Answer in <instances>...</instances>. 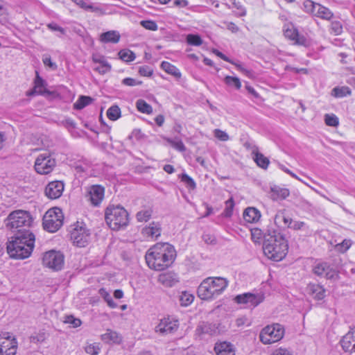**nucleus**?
I'll list each match as a JSON object with an SVG mask.
<instances>
[{
  "label": "nucleus",
  "instance_id": "f8f14e48",
  "mask_svg": "<svg viewBox=\"0 0 355 355\" xmlns=\"http://www.w3.org/2000/svg\"><path fill=\"white\" fill-rule=\"evenodd\" d=\"M64 255L60 252L51 250L44 254L43 265L53 270H60L64 265Z\"/></svg>",
  "mask_w": 355,
  "mask_h": 355
},
{
  "label": "nucleus",
  "instance_id": "37998d69",
  "mask_svg": "<svg viewBox=\"0 0 355 355\" xmlns=\"http://www.w3.org/2000/svg\"><path fill=\"white\" fill-rule=\"evenodd\" d=\"M318 5V3H315L311 0H306L303 3V10L305 12L313 16Z\"/></svg>",
  "mask_w": 355,
  "mask_h": 355
},
{
  "label": "nucleus",
  "instance_id": "f03ea898",
  "mask_svg": "<svg viewBox=\"0 0 355 355\" xmlns=\"http://www.w3.org/2000/svg\"><path fill=\"white\" fill-rule=\"evenodd\" d=\"M35 236L31 230H17L7 243V252L11 258L29 257L35 246Z\"/></svg>",
  "mask_w": 355,
  "mask_h": 355
},
{
  "label": "nucleus",
  "instance_id": "e433bc0d",
  "mask_svg": "<svg viewBox=\"0 0 355 355\" xmlns=\"http://www.w3.org/2000/svg\"><path fill=\"white\" fill-rule=\"evenodd\" d=\"M136 107L139 112L150 114L153 113L152 106L143 99H138L136 102Z\"/></svg>",
  "mask_w": 355,
  "mask_h": 355
},
{
  "label": "nucleus",
  "instance_id": "4d7b16f0",
  "mask_svg": "<svg viewBox=\"0 0 355 355\" xmlns=\"http://www.w3.org/2000/svg\"><path fill=\"white\" fill-rule=\"evenodd\" d=\"M352 245V241L349 239H344L340 243L336 245V249L341 252L347 251Z\"/></svg>",
  "mask_w": 355,
  "mask_h": 355
},
{
  "label": "nucleus",
  "instance_id": "e2e57ef3",
  "mask_svg": "<svg viewBox=\"0 0 355 355\" xmlns=\"http://www.w3.org/2000/svg\"><path fill=\"white\" fill-rule=\"evenodd\" d=\"M73 1L76 5H78L80 8L88 10H94V6L92 5L88 4L87 2L85 1V0H71Z\"/></svg>",
  "mask_w": 355,
  "mask_h": 355
},
{
  "label": "nucleus",
  "instance_id": "774afa93",
  "mask_svg": "<svg viewBox=\"0 0 355 355\" xmlns=\"http://www.w3.org/2000/svg\"><path fill=\"white\" fill-rule=\"evenodd\" d=\"M47 27L52 31H59L62 35L65 33L64 29L62 27L58 26L56 23H49L47 24Z\"/></svg>",
  "mask_w": 355,
  "mask_h": 355
},
{
  "label": "nucleus",
  "instance_id": "c756f323",
  "mask_svg": "<svg viewBox=\"0 0 355 355\" xmlns=\"http://www.w3.org/2000/svg\"><path fill=\"white\" fill-rule=\"evenodd\" d=\"M103 341L107 343H116L119 344L122 341V337L116 331L107 329L106 333L101 335Z\"/></svg>",
  "mask_w": 355,
  "mask_h": 355
},
{
  "label": "nucleus",
  "instance_id": "aec40b11",
  "mask_svg": "<svg viewBox=\"0 0 355 355\" xmlns=\"http://www.w3.org/2000/svg\"><path fill=\"white\" fill-rule=\"evenodd\" d=\"M196 332L199 335L216 336L220 333L219 326L216 323L202 322L198 326Z\"/></svg>",
  "mask_w": 355,
  "mask_h": 355
},
{
  "label": "nucleus",
  "instance_id": "a878e982",
  "mask_svg": "<svg viewBox=\"0 0 355 355\" xmlns=\"http://www.w3.org/2000/svg\"><path fill=\"white\" fill-rule=\"evenodd\" d=\"M260 218V211L254 207H248L243 212V218L247 223H256Z\"/></svg>",
  "mask_w": 355,
  "mask_h": 355
},
{
  "label": "nucleus",
  "instance_id": "052dcab7",
  "mask_svg": "<svg viewBox=\"0 0 355 355\" xmlns=\"http://www.w3.org/2000/svg\"><path fill=\"white\" fill-rule=\"evenodd\" d=\"M214 136L217 139H218L219 140L223 141H225L229 139L228 135L225 132H224L220 129L214 130Z\"/></svg>",
  "mask_w": 355,
  "mask_h": 355
},
{
  "label": "nucleus",
  "instance_id": "f3484780",
  "mask_svg": "<svg viewBox=\"0 0 355 355\" xmlns=\"http://www.w3.org/2000/svg\"><path fill=\"white\" fill-rule=\"evenodd\" d=\"M64 184L62 181H52L45 188V194L50 199L59 198L64 191Z\"/></svg>",
  "mask_w": 355,
  "mask_h": 355
},
{
  "label": "nucleus",
  "instance_id": "338daca9",
  "mask_svg": "<svg viewBox=\"0 0 355 355\" xmlns=\"http://www.w3.org/2000/svg\"><path fill=\"white\" fill-rule=\"evenodd\" d=\"M7 10L4 7L3 2L0 0V22L3 24L6 21Z\"/></svg>",
  "mask_w": 355,
  "mask_h": 355
},
{
  "label": "nucleus",
  "instance_id": "4be33fe9",
  "mask_svg": "<svg viewBox=\"0 0 355 355\" xmlns=\"http://www.w3.org/2000/svg\"><path fill=\"white\" fill-rule=\"evenodd\" d=\"M162 232L161 224L159 222L153 221L148 225L142 229L141 234L146 238L157 239Z\"/></svg>",
  "mask_w": 355,
  "mask_h": 355
},
{
  "label": "nucleus",
  "instance_id": "7c9ffc66",
  "mask_svg": "<svg viewBox=\"0 0 355 355\" xmlns=\"http://www.w3.org/2000/svg\"><path fill=\"white\" fill-rule=\"evenodd\" d=\"M291 218L287 216L286 210H279L274 218V221L275 225L277 226H286L288 227L289 225H291Z\"/></svg>",
  "mask_w": 355,
  "mask_h": 355
},
{
  "label": "nucleus",
  "instance_id": "79ce46f5",
  "mask_svg": "<svg viewBox=\"0 0 355 355\" xmlns=\"http://www.w3.org/2000/svg\"><path fill=\"white\" fill-rule=\"evenodd\" d=\"M118 55L119 58L124 62H132L136 58L135 53L129 49L121 50Z\"/></svg>",
  "mask_w": 355,
  "mask_h": 355
},
{
  "label": "nucleus",
  "instance_id": "8fccbe9b",
  "mask_svg": "<svg viewBox=\"0 0 355 355\" xmlns=\"http://www.w3.org/2000/svg\"><path fill=\"white\" fill-rule=\"evenodd\" d=\"M140 24L146 30L155 31L158 29V26L155 21L153 20H142Z\"/></svg>",
  "mask_w": 355,
  "mask_h": 355
},
{
  "label": "nucleus",
  "instance_id": "72a5a7b5",
  "mask_svg": "<svg viewBox=\"0 0 355 355\" xmlns=\"http://www.w3.org/2000/svg\"><path fill=\"white\" fill-rule=\"evenodd\" d=\"M223 4L229 9L232 8H236L239 10L238 15L240 17H243L246 15L245 8L241 2L236 0H227Z\"/></svg>",
  "mask_w": 355,
  "mask_h": 355
},
{
  "label": "nucleus",
  "instance_id": "ddd939ff",
  "mask_svg": "<svg viewBox=\"0 0 355 355\" xmlns=\"http://www.w3.org/2000/svg\"><path fill=\"white\" fill-rule=\"evenodd\" d=\"M264 300L261 293H245L238 295L234 300L236 303L243 304L245 308H254L258 306Z\"/></svg>",
  "mask_w": 355,
  "mask_h": 355
},
{
  "label": "nucleus",
  "instance_id": "c85d7f7f",
  "mask_svg": "<svg viewBox=\"0 0 355 355\" xmlns=\"http://www.w3.org/2000/svg\"><path fill=\"white\" fill-rule=\"evenodd\" d=\"M313 16L329 21L333 18L334 13L329 8L318 3Z\"/></svg>",
  "mask_w": 355,
  "mask_h": 355
},
{
  "label": "nucleus",
  "instance_id": "39448f33",
  "mask_svg": "<svg viewBox=\"0 0 355 355\" xmlns=\"http://www.w3.org/2000/svg\"><path fill=\"white\" fill-rule=\"evenodd\" d=\"M33 221V218L28 211L17 209L10 212L4 223L8 229L15 233L17 230H30Z\"/></svg>",
  "mask_w": 355,
  "mask_h": 355
},
{
  "label": "nucleus",
  "instance_id": "b1692460",
  "mask_svg": "<svg viewBox=\"0 0 355 355\" xmlns=\"http://www.w3.org/2000/svg\"><path fill=\"white\" fill-rule=\"evenodd\" d=\"M214 351L217 355H235L233 345L227 342L216 343Z\"/></svg>",
  "mask_w": 355,
  "mask_h": 355
},
{
  "label": "nucleus",
  "instance_id": "603ef678",
  "mask_svg": "<svg viewBox=\"0 0 355 355\" xmlns=\"http://www.w3.org/2000/svg\"><path fill=\"white\" fill-rule=\"evenodd\" d=\"M85 352L90 355H98L101 351L98 343H92L85 347Z\"/></svg>",
  "mask_w": 355,
  "mask_h": 355
},
{
  "label": "nucleus",
  "instance_id": "58836bf2",
  "mask_svg": "<svg viewBox=\"0 0 355 355\" xmlns=\"http://www.w3.org/2000/svg\"><path fill=\"white\" fill-rule=\"evenodd\" d=\"M107 116L112 121H116L121 117V109L116 105H112L107 111Z\"/></svg>",
  "mask_w": 355,
  "mask_h": 355
},
{
  "label": "nucleus",
  "instance_id": "5701e85b",
  "mask_svg": "<svg viewBox=\"0 0 355 355\" xmlns=\"http://www.w3.org/2000/svg\"><path fill=\"white\" fill-rule=\"evenodd\" d=\"M306 291L309 295L318 300H322L325 297V289L320 284H308Z\"/></svg>",
  "mask_w": 355,
  "mask_h": 355
},
{
  "label": "nucleus",
  "instance_id": "1a4fd4ad",
  "mask_svg": "<svg viewBox=\"0 0 355 355\" xmlns=\"http://www.w3.org/2000/svg\"><path fill=\"white\" fill-rule=\"evenodd\" d=\"M56 166V160L53 155L45 151L40 153L35 159L34 168L35 171L41 175L51 173Z\"/></svg>",
  "mask_w": 355,
  "mask_h": 355
},
{
  "label": "nucleus",
  "instance_id": "c9c22d12",
  "mask_svg": "<svg viewBox=\"0 0 355 355\" xmlns=\"http://www.w3.org/2000/svg\"><path fill=\"white\" fill-rule=\"evenodd\" d=\"M165 140L177 150L180 152H184L186 150L184 144L179 137H175L174 139L167 137Z\"/></svg>",
  "mask_w": 355,
  "mask_h": 355
},
{
  "label": "nucleus",
  "instance_id": "20e7f679",
  "mask_svg": "<svg viewBox=\"0 0 355 355\" xmlns=\"http://www.w3.org/2000/svg\"><path fill=\"white\" fill-rule=\"evenodd\" d=\"M228 286L227 279L210 277L205 279L198 288V296L204 300L214 299L220 295Z\"/></svg>",
  "mask_w": 355,
  "mask_h": 355
},
{
  "label": "nucleus",
  "instance_id": "09e8293b",
  "mask_svg": "<svg viewBox=\"0 0 355 355\" xmlns=\"http://www.w3.org/2000/svg\"><path fill=\"white\" fill-rule=\"evenodd\" d=\"M252 240L255 243L260 242L262 238L264 239V234L261 229L252 228L251 229Z\"/></svg>",
  "mask_w": 355,
  "mask_h": 355
},
{
  "label": "nucleus",
  "instance_id": "0eeeda50",
  "mask_svg": "<svg viewBox=\"0 0 355 355\" xmlns=\"http://www.w3.org/2000/svg\"><path fill=\"white\" fill-rule=\"evenodd\" d=\"M63 224L62 210L58 207L49 209L42 219L43 227L49 232H57Z\"/></svg>",
  "mask_w": 355,
  "mask_h": 355
},
{
  "label": "nucleus",
  "instance_id": "9b49d317",
  "mask_svg": "<svg viewBox=\"0 0 355 355\" xmlns=\"http://www.w3.org/2000/svg\"><path fill=\"white\" fill-rule=\"evenodd\" d=\"M18 343L10 333L4 332L0 334V355H15Z\"/></svg>",
  "mask_w": 355,
  "mask_h": 355
},
{
  "label": "nucleus",
  "instance_id": "f257e3e1",
  "mask_svg": "<svg viewBox=\"0 0 355 355\" xmlns=\"http://www.w3.org/2000/svg\"><path fill=\"white\" fill-rule=\"evenodd\" d=\"M176 258V250L168 243H157L146 253L147 265L151 269L161 271L170 267Z\"/></svg>",
  "mask_w": 355,
  "mask_h": 355
},
{
  "label": "nucleus",
  "instance_id": "3c124183",
  "mask_svg": "<svg viewBox=\"0 0 355 355\" xmlns=\"http://www.w3.org/2000/svg\"><path fill=\"white\" fill-rule=\"evenodd\" d=\"M64 322L70 324L72 327L76 328L81 325L82 322L79 318H74L73 315H66L64 317Z\"/></svg>",
  "mask_w": 355,
  "mask_h": 355
},
{
  "label": "nucleus",
  "instance_id": "6ab92c4d",
  "mask_svg": "<svg viewBox=\"0 0 355 355\" xmlns=\"http://www.w3.org/2000/svg\"><path fill=\"white\" fill-rule=\"evenodd\" d=\"M94 63L99 64V66L94 68V70L100 74H105L111 71V64L107 61L105 57L101 54H93L92 57Z\"/></svg>",
  "mask_w": 355,
  "mask_h": 355
},
{
  "label": "nucleus",
  "instance_id": "a19ab883",
  "mask_svg": "<svg viewBox=\"0 0 355 355\" xmlns=\"http://www.w3.org/2000/svg\"><path fill=\"white\" fill-rule=\"evenodd\" d=\"M92 98L89 96H81L77 101L73 104V107L76 110H82L85 106L90 104Z\"/></svg>",
  "mask_w": 355,
  "mask_h": 355
},
{
  "label": "nucleus",
  "instance_id": "ea45409f",
  "mask_svg": "<svg viewBox=\"0 0 355 355\" xmlns=\"http://www.w3.org/2000/svg\"><path fill=\"white\" fill-rule=\"evenodd\" d=\"M179 178L184 184L188 189L194 190L196 188V184L195 181L187 173H182L179 175Z\"/></svg>",
  "mask_w": 355,
  "mask_h": 355
},
{
  "label": "nucleus",
  "instance_id": "49530a36",
  "mask_svg": "<svg viewBox=\"0 0 355 355\" xmlns=\"http://www.w3.org/2000/svg\"><path fill=\"white\" fill-rule=\"evenodd\" d=\"M193 295L188 292H182L180 296V302L182 306H187L193 301Z\"/></svg>",
  "mask_w": 355,
  "mask_h": 355
},
{
  "label": "nucleus",
  "instance_id": "680f3d73",
  "mask_svg": "<svg viewBox=\"0 0 355 355\" xmlns=\"http://www.w3.org/2000/svg\"><path fill=\"white\" fill-rule=\"evenodd\" d=\"M122 84L126 86H136V85H140L142 82L139 80H137L136 79H134L132 78H125L122 80Z\"/></svg>",
  "mask_w": 355,
  "mask_h": 355
},
{
  "label": "nucleus",
  "instance_id": "5fc2aeb1",
  "mask_svg": "<svg viewBox=\"0 0 355 355\" xmlns=\"http://www.w3.org/2000/svg\"><path fill=\"white\" fill-rule=\"evenodd\" d=\"M288 228L293 229L294 230H300L308 229V226L303 221L293 220L291 219V225H289Z\"/></svg>",
  "mask_w": 355,
  "mask_h": 355
},
{
  "label": "nucleus",
  "instance_id": "de8ad7c7",
  "mask_svg": "<svg viewBox=\"0 0 355 355\" xmlns=\"http://www.w3.org/2000/svg\"><path fill=\"white\" fill-rule=\"evenodd\" d=\"M187 42L190 45L198 46L202 44V40L198 35L189 34L187 36Z\"/></svg>",
  "mask_w": 355,
  "mask_h": 355
},
{
  "label": "nucleus",
  "instance_id": "13d9d810",
  "mask_svg": "<svg viewBox=\"0 0 355 355\" xmlns=\"http://www.w3.org/2000/svg\"><path fill=\"white\" fill-rule=\"evenodd\" d=\"M153 70L151 67L144 65L141 66L139 69V73L142 76H151L153 75Z\"/></svg>",
  "mask_w": 355,
  "mask_h": 355
},
{
  "label": "nucleus",
  "instance_id": "bf43d9fd",
  "mask_svg": "<svg viewBox=\"0 0 355 355\" xmlns=\"http://www.w3.org/2000/svg\"><path fill=\"white\" fill-rule=\"evenodd\" d=\"M226 207L225 209V216H231L232 214L233 207L234 206V202L233 199L231 198L227 200L225 202Z\"/></svg>",
  "mask_w": 355,
  "mask_h": 355
},
{
  "label": "nucleus",
  "instance_id": "2eb2a0df",
  "mask_svg": "<svg viewBox=\"0 0 355 355\" xmlns=\"http://www.w3.org/2000/svg\"><path fill=\"white\" fill-rule=\"evenodd\" d=\"M105 189L101 185H92L89 187L86 198L95 207H98L104 198Z\"/></svg>",
  "mask_w": 355,
  "mask_h": 355
},
{
  "label": "nucleus",
  "instance_id": "6e6552de",
  "mask_svg": "<svg viewBox=\"0 0 355 355\" xmlns=\"http://www.w3.org/2000/svg\"><path fill=\"white\" fill-rule=\"evenodd\" d=\"M284 335V328L276 323L265 327L259 334V338L264 345H268L280 340Z\"/></svg>",
  "mask_w": 355,
  "mask_h": 355
},
{
  "label": "nucleus",
  "instance_id": "393cba45",
  "mask_svg": "<svg viewBox=\"0 0 355 355\" xmlns=\"http://www.w3.org/2000/svg\"><path fill=\"white\" fill-rule=\"evenodd\" d=\"M158 282L166 287H172L178 282V280L174 273L164 272L159 275Z\"/></svg>",
  "mask_w": 355,
  "mask_h": 355
},
{
  "label": "nucleus",
  "instance_id": "dca6fc26",
  "mask_svg": "<svg viewBox=\"0 0 355 355\" xmlns=\"http://www.w3.org/2000/svg\"><path fill=\"white\" fill-rule=\"evenodd\" d=\"M313 271L316 275L325 277L327 279H334L337 276L336 271L327 262L317 263L314 266Z\"/></svg>",
  "mask_w": 355,
  "mask_h": 355
},
{
  "label": "nucleus",
  "instance_id": "bb28decb",
  "mask_svg": "<svg viewBox=\"0 0 355 355\" xmlns=\"http://www.w3.org/2000/svg\"><path fill=\"white\" fill-rule=\"evenodd\" d=\"M289 193L288 189L275 186L270 189V196L272 200H281L286 198Z\"/></svg>",
  "mask_w": 355,
  "mask_h": 355
},
{
  "label": "nucleus",
  "instance_id": "2f4dec72",
  "mask_svg": "<svg viewBox=\"0 0 355 355\" xmlns=\"http://www.w3.org/2000/svg\"><path fill=\"white\" fill-rule=\"evenodd\" d=\"M253 159L256 164L261 168L266 169L270 164L268 157H265L262 153H259L256 148L252 150Z\"/></svg>",
  "mask_w": 355,
  "mask_h": 355
},
{
  "label": "nucleus",
  "instance_id": "a18cd8bd",
  "mask_svg": "<svg viewBox=\"0 0 355 355\" xmlns=\"http://www.w3.org/2000/svg\"><path fill=\"white\" fill-rule=\"evenodd\" d=\"M225 83L230 86L234 87L236 89H239L241 87V83L239 78L227 76L224 78Z\"/></svg>",
  "mask_w": 355,
  "mask_h": 355
},
{
  "label": "nucleus",
  "instance_id": "0e129e2a",
  "mask_svg": "<svg viewBox=\"0 0 355 355\" xmlns=\"http://www.w3.org/2000/svg\"><path fill=\"white\" fill-rule=\"evenodd\" d=\"M46 339V335L44 332H40L37 335L31 336L30 337V340L32 343H42Z\"/></svg>",
  "mask_w": 355,
  "mask_h": 355
},
{
  "label": "nucleus",
  "instance_id": "4c0bfd02",
  "mask_svg": "<svg viewBox=\"0 0 355 355\" xmlns=\"http://www.w3.org/2000/svg\"><path fill=\"white\" fill-rule=\"evenodd\" d=\"M352 91L348 87H336L332 89L331 94L336 98H343L349 96Z\"/></svg>",
  "mask_w": 355,
  "mask_h": 355
},
{
  "label": "nucleus",
  "instance_id": "6e6d98bb",
  "mask_svg": "<svg viewBox=\"0 0 355 355\" xmlns=\"http://www.w3.org/2000/svg\"><path fill=\"white\" fill-rule=\"evenodd\" d=\"M331 33L335 35H339L343 32V26L339 21H334L331 23Z\"/></svg>",
  "mask_w": 355,
  "mask_h": 355
},
{
  "label": "nucleus",
  "instance_id": "7ed1b4c3",
  "mask_svg": "<svg viewBox=\"0 0 355 355\" xmlns=\"http://www.w3.org/2000/svg\"><path fill=\"white\" fill-rule=\"evenodd\" d=\"M288 245L284 236L274 229H268L264 234L263 250L270 259L279 261L285 257Z\"/></svg>",
  "mask_w": 355,
  "mask_h": 355
},
{
  "label": "nucleus",
  "instance_id": "c03bdc74",
  "mask_svg": "<svg viewBox=\"0 0 355 355\" xmlns=\"http://www.w3.org/2000/svg\"><path fill=\"white\" fill-rule=\"evenodd\" d=\"M284 33L286 37L291 40H295L297 43L301 44V42L297 39L298 32L292 26L291 27H287L286 28H284Z\"/></svg>",
  "mask_w": 355,
  "mask_h": 355
},
{
  "label": "nucleus",
  "instance_id": "864d4df0",
  "mask_svg": "<svg viewBox=\"0 0 355 355\" xmlns=\"http://www.w3.org/2000/svg\"><path fill=\"white\" fill-rule=\"evenodd\" d=\"M324 121L327 125L332 127H336L339 123L338 117L334 114H325Z\"/></svg>",
  "mask_w": 355,
  "mask_h": 355
},
{
  "label": "nucleus",
  "instance_id": "cd10ccee",
  "mask_svg": "<svg viewBox=\"0 0 355 355\" xmlns=\"http://www.w3.org/2000/svg\"><path fill=\"white\" fill-rule=\"evenodd\" d=\"M121 35L116 31H109L103 33L100 35V41L103 43H118L120 40Z\"/></svg>",
  "mask_w": 355,
  "mask_h": 355
},
{
  "label": "nucleus",
  "instance_id": "f704fd0d",
  "mask_svg": "<svg viewBox=\"0 0 355 355\" xmlns=\"http://www.w3.org/2000/svg\"><path fill=\"white\" fill-rule=\"evenodd\" d=\"M153 214V209L150 207L143 209L139 211L136 214V218L138 222L144 223L148 221Z\"/></svg>",
  "mask_w": 355,
  "mask_h": 355
},
{
  "label": "nucleus",
  "instance_id": "423d86ee",
  "mask_svg": "<svg viewBox=\"0 0 355 355\" xmlns=\"http://www.w3.org/2000/svg\"><path fill=\"white\" fill-rule=\"evenodd\" d=\"M105 219L107 225L113 230H119L129 223L128 214L122 207L108 206L105 211Z\"/></svg>",
  "mask_w": 355,
  "mask_h": 355
},
{
  "label": "nucleus",
  "instance_id": "9d476101",
  "mask_svg": "<svg viewBox=\"0 0 355 355\" xmlns=\"http://www.w3.org/2000/svg\"><path fill=\"white\" fill-rule=\"evenodd\" d=\"M70 238L76 246L85 247L89 241L90 232L85 225L77 222L70 231Z\"/></svg>",
  "mask_w": 355,
  "mask_h": 355
},
{
  "label": "nucleus",
  "instance_id": "a211bd4d",
  "mask_svg": "<svg viewBox=\"0 0 355 355\" xmlns=\"http://www.w3.org/2000/svg\"><path fill=\"white\" fill-rule=\"evenodd\" d=\"M46 83L42 78L39 75V73L36 71V76L34 80V87L32 89L26 92V95L28 96L35 95H44L45 94H49L50 92L46 88Z\"/></svg>",
  "mask_w": 355,
  "mask_h": 355
},
{
  "label": "nucleus",
  "instance_id": "4468645a",
  "mask_svg": "<svg viewBox=\"0 0 355 355\" xmlns=\"http://www.w3.org/2000/svg\"><path fill=\"white\" fill-rule=\"evenodd\" d=\"M179 326L178 321L169 317L162 319L155 327V331L162 335H166L175 332Z\"/></svg>",
  "mask_w": 355,
  "mask_h": 355
},
{
  "label": "nucleus",
  "instance_id": "412c9836",
  "mask_svg": "<svg viewBox=\"0 0 355 355\" xmlns=\"http://www.w3.org/2000/svg\"><path fill=\"white\" fill-rule=\"evenodd\" d=\"M345 352H355V328L346 334L340 341Z\"/></svg>",
  "mask_w": 355,
  "mask_h": 355
},
{
  "label": "nucleus",
  "instance_id": "69168bd1",
  "mask_svg": "<svg viewBox=\"0 0 355 355\" xmlns=\"http://www.w3.org/2000/svg\"><path fill=\"white\" fill-rule=\"evenodd\" d=\"M202 239L207 244H210V245L216 244V237L214 235H211L210 234H204L202 235Z\"/></svg>",
  "mask_w": 355,
  "mask_h": 355
},
{
  "label": "nucleus",
  "instance_id": "473e14b6",
  "mask_svg": "<svg viewBox=\"0 0 355 355\" xmlns=\"http://www.w3.org/2000/svg\"><path fill=\"white\" fill-rule=\"evenodd\" d=\"M161 68L167 73L173 76L177 79H180L182 76V73L180 70L168 62L163 61L161 63Z\"/></svg>",
  "mask_w": 355,
  "mask_h": 355
}]
</instances>
